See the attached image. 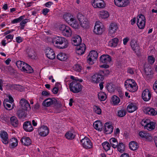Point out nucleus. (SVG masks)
<instances>
[{
    "label": "nucleus",
    "instance_id": "nucleus-1",
    "mask_svg": "<svg viewBox=\"0 0 157 157\" xmlns=\"http://www.w3.org/2000/svg\"><path fill=\"white\" fill-rule=\"evenodd\" d=\"M52 43L57 48L63 49L66 48L68 46V42L64 37L57 36L53 38Z\"/></svg>",
    "mask_w": 157,
    "mask_h": 157
},
{
    "label": "nucleus",
    "instance_id": "nucleus-2",
    "mask_svg": "<svg viewBox=\"0 0 157 157\" xmlns=\"http://www.w3.org/2000/svg\"><path fill=\"white\" fill-rule=\"evenodd\" d=\"M63 17L65 21L72 27L75 29L78 28L79 26L78 22L73 16L70 14H67Z\"/></svg>",
    "mask_w": 157,
    "mask_h": 157
},
{
    "label": "nucleus",
    "instance_id": "nucleus-3",
    "mask_svg": "<svg viewBox=\"0 0 157 157\" xmlns=\"http://www.w3.org/2000/svg\"><path fill=\"white\" fill-rule=\"evenodd\" d=\"M135 81L132 79L126 80L124 83V86L126 89L130 92H134L136 91L137 87Z\"/></svg>",
    "mask_w": 157,
    "mask_h": 157
},
{
    "label": "nucleus",
    "instance_id": "nucleus-4",
    "mask_svg": "<svg viewBox=\"0 0 157 157\" xmlns=\"http://www.w3.org/2000/svg\"><path fill=\"white\" fill-rule=\"evenodd\" d=\"M82 86L78 82L73 81L69 84V88L70 91L74 93H78L82 90Z\"/></svg>",
    "mask_w": 157,
    "mask_h": 157
},
{
    "label": "nucleus",
    "instance_id": "nucleus-5",
    "mask_svg": "<svg viewBox=\"0 0 157 157\" xmlns=\"http://www.w3.org/2000/svg\"><path fill=\"white\" fill-rule=\"evenodd\" d=\"M104 72L103 71L94 74L91 77L92 82L97 83L102 81L104 78Z\"/></svg>",
    "mask_w": 157,
    "mask_h": 157
},
{
    "label": "nucleus",
    "instance_id": "nucleus-6",
    "mask_svg": "<svg viewBox=\"0 0 157 157\" xmlns=\"http://www.w3.org/2000/svg\"><path fill=\"white\" fill-rule=\"evenodd\" d=\"M59 29L64 36L68 37L71 36L72 31L69 26L65 25H62L60 26Z\"/></svg>",
    "mask_w": 157,
    "mask_h": 157
},
{
    "label": "nucleus",
    "instance_id": "nucleus-7",
    "mask_svg": "<svg viewBox=\"0 0 157 157\" xmlns=\"http://www.w3.org/2000/svg\"><path fill=\"white\" fill-rule=\"evenodd\" d=\"M98 57L97 52L95 51H92L90 52L89 55L87 57V62L89 63L93 64L94 61H95Z\"/></svg>",
    "mask_w": 157,
    "mask_h": 157
},
{
    "label": "nucleus",
    "instance_id": "nucleus-8",
    "mask_svg": "<svg viewBox=\"0 0 157 157\" xmlns=\"http://www.w3.org/2000/svg\"><path fill=\"white\" fill-rule=\"evenodd\" d=\"M137 25L140 29L144 28L145 25V18L144 15L140 14L138 15Z\"/></svg>",
    "mask_w": 157,
    "mask_h": 157
},
{
    "label": "nucleus",
    "instance_id": "nucleus-9",
    "mask_svg": "<svg viewBox=\"0 0 157 157\" xmlns=\"http://www.w3.org/2000/svg\"><path fill=\"white\" fill-rule=\"evenodd\" d=\"M84 147L86 149H90L92 147V144L90 140L87 137H85L81 141Z\"/></svg>",
    "mask_w": 157,
    "mask_h": 157
},
{
    "label": "nucleus",
    "instance_id": "nucleus-10",
    "mask_svg": "<svg viewBox=\"0 0 157 157\" xmlns=\"http://www.w3.org/2000/svg\"><path fill=\"white\" fill-rule=\"evenodd\" d=\"M114 2L116 6L120 7H126L129 3L128 0H114Z\"/></svg>",
    "mask_w": 157,
    "mask_h": 157
},
{
    "label": "nucleus",
    "instance_id": "nucleus-11",
    "mask_svg": "<svg viewBox=\"0 0 157 157\" xmlns=\"http://www.w3.org/2000/svg\"><path fill=\"white\" fill-rule=\"evenodd\" d=\"M38 132L39 135L41 136L44 137L48 134L49 130L47 126L43 125L39 128Z\"/></svg>",
    "mask_w": 157,
    "mask_h": 157
},
{
    "label": "nucleus",
    "instance_id": "nucleus-12",
    "mask_svg": "<svg viewBox=\"0 0 157 157\" xmlns=\"http://www.w3.org/2000/svg\"><path fill=\"white\" fill-rule=\"evenodd\" d=\"M142 97L144 101H148L151 99V92L148 89H145L143 92Z\"/></svg>",
    "mask_w": 157,
    "mask_h": 157
},
{
    "label": "nucleus",
    "instance_id": "nucleus-13",
    "mask_svg": "<svg viewBox=\"0 0 157 157\" xmlns=\"http://www.w3.org/2000/svg\"><path fill=\"white\" fill-rule=\"evenodd\" d=\"M131 46L133 50L137 56H139L140 54V47L137 44L135 40H132L131 42Z\"/></svg>",
    "mask_w": 157,
    "mask_h": 157
},
{
    "label": "nucleus",
    "instance_id": "nucleus-14",
    "mask_svg": "<svg viewBox=\"0 0 157 157\" xmlns=\"http://www.w3.org/2000/svg\"><path fill=\"white\" fill-rule=\"evenodd\" d=\"M92 5L95 8H103L105 6V4L103 0H94Z\"/></svg>",
    "mask_w": 157,
    "mask_h": 157
},
{
    "label": "nucleus",
    "instance_id": "nucleus-15",
    "mask_svg": "<svg viewBox=\"0 0 157 157\" xmlns=\"http://www.w3.org/2000/svg\"><path fill=\"white\" fill-rule=\"evenodd\" d=\"M100 61L102 63L109 64L111 61V57L108 55H103L100 58Z\"/></svg>",
    "mask_w": 157,
    "mask_h": 157
},
{
    "label": "nucleus",
    "instance_id": "nucleus-16",
    "mask_svg": "<svg viewBox=\"0 0 157 157\" xmlns=\"http://www.w3.org/2000/svg\"><path fill=\"white\" fill-rule=\"evenodd\" d=\"M100 24H101L99 22H97L94 27V32L97 34H101L103 31V29L101 27Z\"/></svg>",
    "mask_w": 157,
    "mask_h": 157
},
{
    "label": "nucleus",
    "instance_id": "nucleus-17",
    "mask_svg": "<svg viewBox=\"0 0 157 157\" xmlns=\"http://www.w3.org/2000/svg\"><path fill=\"white\" fill-rule=\"evenodd\" d=\"M86 47L84 44H80L76 48V52L78 55H82L84 53Z\"/></svg>",
    "mask_w": 157,
    "mask_h": 157
},
{
    "label": "nucleus",
    "instance_id": "nucleus-18",
    "mask_svg": "<svg viewBox=\"0 0 157 157\" xmlns=\"http://www.w3.org/2000/svg\"><path fill=\"white\" fill-rule=\"evenodd\" d=\"M46 55L49 59H51L55 58L56 55L53 50L50 48H48L46 49Z\"/></svg>",
    "mask_w": 157,
    "mask_h": 157
},
{
    "label": "nucleus",
    "instance_id": "nucleus-19",
    "mask_svg": "<svg viewBox=\"0 0 157 157\" xmlns=\"http://www.w3.org/2000/svg\"><path fill=\"white\" fill-rule=\"evenodd\" d=\"M118 26L117 23H111L109 29V34L111 36L112 34H114L118 29Z\"/></svg>",
    "mask_w": 157,
    "mask_h": 157
},
{
    "label": "nucleus",
    "instance_id": "nucleus-20",
    "mask_svg": "<svg viewBox=\"0 0 157 157\" xmlns=\"http://www.w3.org/2000/svg\"><path fill=\"white\" fill-rule=\"evenodd\" d=\"M20 104L24 110H29L31 109L30 105L29 102L24 98L21 99L20 101Z\"/></svg>",
    "mask_w": 157,
    "mask_h": 157
},
{
    "label": "nucleus",
    "instance_id": "nucleus-21",
    "mask_svg": "<svg viewBox=\"0 0 157 157\" xmlns=\"http://www.w3.org/2000/svg\"><path fill=\"white\" fill-rule=\"evenodd\" d=\"M56 102V101L55 99L48 98L44 101L42 103V105L44 106L48 107L52 104L55 103Z\"/></svg>",
    "mask_w": 157,
    "mask_h": 157
},
{
    "label": "nucleus",
    "instance_id": "nucleus-22",
    "mask_svg": "<svg viewBox=\"0 0 157 157\" xmlns=\"http://www.w3.org/2000/svg\"><path fill=\"white\" fill-rule=\"evenodd\" d=\"M23 127L24 129L27 132H30L33 130L30 122L26 121L24 123Z\"/></svg>",
    "mask_w": 157,
    "mask_h": 157
},
{
    "label": "nucleus",
    "instance_id": "nucleus-23",
    "mask_svg": "<svg viewBox=\"0 0 157 157\" xmlns=\"http://www.w3.org/2000/svg\"><path fill=\"white\" fill-rule=\"evenodd\" d=\"M0 136L3 143L5 144H7L9 143V140L7 133L4 131H2L1 133Z\"/></svg>",
    "mask_w": 157,
    "mask_h": 157
},
{
    "label": "nucleus",
    "instance_id": "nucleus-24",
    "mask_svg": "<svg viewBox=\"0 0 157 157\" xmlns=\"http://www.w3.org/2000/svg\"><path fill=\"white\" fill-rule=\"evenodd\" d=\"M144 111L145 113L151 115H155L157 114V112L154 109L149 107L144 108Z\"/></svg>",
    "mask_w": 157,
    "mask_h": 157
},
{
    "label": "nucleus",
    "instance_id": "nucleus-25",
    "mask_svg": "<svg viewBox=\"0 0 157 157\" xmlns=\"http://www.w3.org/2000/svg\"><path fill=\"white\" fill-rule=\"evenodd\" d=\"M26 52L28 57L32 59H35L36 57V53L33 49L28 48L26 50Z\"/></svg>",
    "mask_w": 157,
    "mask_h": 157
},
{
    "label": "nucleus",
    "instance_id": "nucleus-26",
    "mask_svg": "<svg viewBox=\"0 0 157 157\" xmlns=\"http://www.w3.org/2000/svg\"><path fill=\"white\" fill-rule=\"evenodd\" d=\"M113 127L108 122L105 123V131L106 132V134H110L113 132Z\"/></svg>",
    "mask_w": 157,
    "mask_h": 157
},
{
    "label": "nucleus",
    "instance_id": "nucleus-27",
    "mask_svg": "<svg viewBox=\"0 0 157 157\" xmlns=\"http://www.w3.org/2000/svg\"><path fill=\"white\" fill-rule=\"evenodd\" d=\"M21 141L23 144L26 146L29 145L31 143V140L29 137H23Z\"/></svg>",
    "mask_w": 157,
    "mask_h": 157
},
{
    "label": "nucleus",
    "instance_id": "nucleus-28",
    "mask_svg": "<svg viewBox=\"0 0 157 157\" xmlns=\"http://www.w3.org/2000/svg\"><path fill=\"white\" fill-rule=\"evenodd\" d=\"M94 128L97 130L99 131H101L103 126L101 122L99 121H95L93 124Z\"/></svg>",
    "mask_w": 157,
    "mask_h": 157
},
{
    "label": "nucleus",
    "instance_id": "nucleus-29",
    "mask_svg": "<svg viewBox=\"0 0 157 157\" xmlns=\"http://www.w3.org/2000/svg\"><path fill=\"white\" fill-rule=\"evenodd\" d=\"M82 39L81 37L79 36H77L76 38L73 39L72 40V43L75 46L77 47V46L82 44Z\"/></svg>",
    "mask_w": 157,
    "mask_h": 157
},
{
    "label": "nucleus",
    "instance_id": "nucleus-30",
    "mask_svg": "<svg viewBox=\"0 0 157 157\" xmlns=\"http://www.w3.org/2000/svg\"><path fill=\"white\" fill-rule=\"evenodd\" d=\"M137 108L136 105L133 103L128 105L127 109L129 113H132L137 109Z\"/></svg>",
    "mask_w": 157,
    "mask_h": 157
},
{
    "label": "nucleus",
    "instance_id": "nucleus-31",
    "mask_svg": "<svg viewBox=\"0 0 157 157\" xmlns=\"http://www.w3.org/2000/svg\"><path fill=\"white\" fill-rule=\"evenodd\" d=\"M138 144L137 143L134 141H131L129 144L130 149L133 151L136 150L138 147Z\"/></svg>",
    "mask_w": 157,
    "mask_h": 157
},
{
    "label": "nucleus",
    "instance_id": "nucleus-32",
    "mask_svg": "<svg viewBox=\"0 0 157 157\" xmlns=\"http://www.w3.org/2000/svg\"><path fill=\"white\" fill-rule=\"evenodd\" d=\"M11 124L14 127H17L18 125V121L17 118L14 116H12L10 118Z\"/></svg>",
    "mask_w": 157,
    "mask_h": 157
},
{
    "label": "nucleus",
    "instance_id": "nucleus-33",
    "mask_svg": "<svg viewBox=\"0 0 157 157\" xmlns=\"http://www.w3.org/2000/svg\"><path fill=\"white\" fill-rule=\"evenodd\" d=\"M118 42V39L115 38H113L109 42V46L112 47H115L117 45Z\"/></svg>",
    "mask_w": 157,
    "mask_h": 157
},
{
    "label": "nucleus",
    "instance_id": "nucleus-34",
    "mask_svg": "<svg viewBox=\"0 0 157 157\" xmlns=\"http://www.w3.org/2000/svg\"><path fill=\"white\" fill-rule=\"evenodd\" d=\"M155 128V123L150 121V123L147 124L144 128L148 130L151 131L154 129Z\"/></svg>",
    "mask_w": 157,
    "mask_h": 157
},
{
    "label": "nucleus",
    "instance_id": "nucleus-35",
    "mask_svg": "<svg viewBox=\"0 0 157 157\" xmlns=\"http://www.w3.org/2000/svg\"><path fill=\"white\" fill-rule=\"evenodd\" d=\"M10 147L13 148L16 147L18 144V140L15 138H12L9 141Z\"/></svg>",
    "mask_w": 157,
    "mask_h": 157
},
{
    "label": "nucleus",
    "instance_id": "nucleus-36",
    "mask_svg": "<svg viewBox=\"0 0 157 157\" xmlns=\"http://www.w3.org/2000/svg\"><path fill=\"white\" fill-rule=\"evenodd\" d=\"M17 114L20 118H21L23 117H25L26 116V114L25 113V110L23 109L18 110L17 112Z\"/></svg>",
    "mask_w": 157,
    "mask_h": 157
},
{
    "label": "nucleus",
    "instance_id": "nucleus-37",
    "mask_svg": "<svg viewBox=\"0 0 157 157\" xmlns=\"http://www.w3.org/2000/svg\"><path fill=\"white\" fill-rule=\"evenodd\" d=\"M109 15L106 11H101L99 13V17L102 19H105L109 17Z\"/></svg>",
    "mask_w": 157,
    "mask_h": 157
},
{
    "label": "nucleus",
    "instance_id": "nucleus-38",
    "mask_svg": "<svg viewBox=\"0 0 157 157\" xmlns=\"http://www.w3.org/2000/svg\"><path fill=\"white\" fill-rule=\"evenodd\" d=\"M117 150L119 151L122 153L124 152L125 150V146L122 143H120L117 146Z\"/></svg>",
    "mask_w": 157,
    "mask_h": 157
},
{
    "label": "nucleus",
    "instance_id": "nucleus-39",
    "mask_svg": "<svg viewBox=\"0 0 157 157\" xmlns=\"http://www.w3.org/2000/svg\"><path fill=\"white\" fill-rule=\"evenodd\" d=\"M57 58L61 61H64L67 59V56L64 53H60L57 56Z\"/></svg>",
    "mask_w": 157,
    "mask_h": 157
},
{
    "label": "nucleus",
    "instance_id": "nucleus-40",
    "mask_svg": "<svg viewBox=\"0 0 157 157\" xmlns=\"http://www.w3.org/2000/svg\"><path fill=\"white\" fill-rule=\"evenodd\" d=\"M109 142L111 146L113 148H116L117 147V146L118 144L116 139L114 138H112L110 140Z\"/></svg>",
    "mask_w": 157,
    "mask_h": 157
},
{
    "label": "nucleus",
    "instance_id": "nucleus-41",
    "mask_svg": "<svg viewBox=\"0 0 157 157\" xmlns=\"http://www.w3.org/2000/svg\"><path fill=\"white\" fill-rule=\"evenodd\" d=\"M65 136L68 140H72L74 138L75 135L71 132L69 131L66 133Z\"/></svg>",
    "mask_w": 157,
    "mask_h": 157
},
{
    "label": "nucleus",
    "instance_id": "nucleus-42",
    "mask_svg": "<svg viewBox=\"0 0 157 157\" xmlns=\"http://www.w3.org/2000/svg\"><path fill=\"white\" fill-rule=\"evenodd\" d=\"M107 90L110 92H113L115 90L114 85L112 83H108L106 86Z\"/></svg>",
    "mask_w": 157,
    "mask_h": 157
},
{
    "label": "nucleus",
    "instance_id": "nucleus-43",
    "mask_svg": "<svg viewBox=\"0 0 157 157\" xmlns=\"http://www.w3.org/2000/svg\"><path fill=\"white\" fill-rule=\"evenodd\" d=\"M80 25L83 28H86L88 25L89 22L88 20L85 18L80 22Z\"/></svg>",
    "mask_w": 157,
    "mask_h": 157
},
{
    "label": "nucleus",
    "instance_id": "nucleus-44",
    "mask_svg": "<svg viewBox=\"0 0 157 157\" xmlns=\"http://www.w3.org/2000/svg\"><path fill=\"white\" fill-rule=\"evenodd\" d=\"M102 145L104 150L106 151L110 149V145L109 143L107 142H103L102 143Z\"/></svg>",
    "mask_w": 157,
    "mask_h": 157
},
{
    "label": "nucleus",
    "instance_id": "nucleus-45",
    "mask_svg": "<svg viewBox=\"0 0 157 157\" xmlns=\"http://www.w3.org/2000/svg\"><path fill=\"white\" fill-rule=\"evenodd\" d=\"M112 100L114 105H117L120 102V100L119 98L115 95L112 97Z\"/></svg>",
    "mask_w": 157,
    "mask_h": 157
},
{
    "label": "nucleus",
    "instance_id": "nucleus-46",
    "mask_svg": "<svg viewBox=\"0 0 157 157\" xmlns=\"http://www.w3.org/2000/svg\"><path fill=\"white\" fill-rule=\"evenodd\" d=\"M99 99L101 101H103L105 100L106 97V94L103 92H101L98 94Z\"/></svg>",
    "mask_w": 157,
    "mask_h": 157
},
{
    "label": "nucleus",
    "instance_id": "nucleus-47",
    "mask_svg": "<svg viewBox=\"0 0 157 157\" xmlns=\"http://www.w3.org/2000/svg\"><path fill=\"white\" fill-rule=\"evenodd\" d=\"M126 110L124 109H122L118 111L117 116L119 117H123L126 115Z\"/></svg>",
    "mask_w": 157,
    "mask_h": 157
},
{
    "label": "nucleus",
    "instance_id": "nucleus-48",
    "mask_svg": "<svg viewBox=\"0 0 157 157\" xmlns=\"http://www.w3.org/2000/svg\"><path fill=\"white\" fill-rule=\"evenodd\" d=\"M25 17V16H20V17L14 19L12 21L11 23L13 24H14L15 23H17L19 22L21 20H22Z\"/></svg>",
    "mask_w": 157,
    "mask_h": 157
},
{
    "label": "nucleus",
    "instance_id": "nucleus-49",
    "mask_svg": "<svg viewBox=\"0 0 157 157\" xmlns=\"http://www.w3.org/2000/svg\"><path fill=\"white\" fill-rule=\"evenodd\" d=\"M150 119H144L141 121V124L145 128L147 124L150 123Z\"/></svg>",
    "mask_w": 157,
    "mask_h": 157
},
{
    "label": "nucleus",
    "instance_id": "nucleus-50",
    "mask_svg": "<svg viewBox=\"0 0 157 157\" xmlns=\"http://www.w3.org/2000/svg\"><path fill=\"white\" fill-rule=\"evenodd\" d=\"M94 111L97 114H100L101 113V111L100 108L98 106H94Z\"/></svg>",
    "mask_w": 157,
    "mask_h": 157
},
{
    "label": "nucleus",
    "instance_id": "nucleus-51",
    "mask_svg": "<svg viewBox=\"0 0 157 157\" xmlns=\"http://www.w3.org/2000/svg\"><path fill=\"white\" fill-rule=\"evenodd\" d=\"M3 105L4 107L6 109L8 110H10L11 109V105L6 103L5 100L3 101Z\"/></svg>",
    "mask_w": 157,
    "mask_h": 157
},
{
    "label": "nucleus",
    "instance_id": "nucleus-52",
    "mask_svg": "<svg viewBox=\"0 0 157 157\" xmlns=\"http://www.w3.org/2000/svg\"><path fill=\"white\" fill-rule=\"evenodd\" d=\"M73 68L75 70L78 72L81 71L82 69L81 67L79 64H76L74 66Z\"/></svg>",
    "mask_w": 157,
    "mask_h": 157
},
{
    "label": "nucleus",
    "instance_id": "nucleus-53",
    "mask_svg": "<svg viewBox=\"0 0 157 157\" xmlns=\"http://www.w3.org/2000/svg\"><path fill=\"white\" fill-rule=\"evenodd\" d=\"M77 18L79 22H81V21L84 20L86 18L82 14L79 13L77 15Z\"/></svg>",
    "mask_w": 157,
    "mask_h": 157
},
{
    "label": "nucleus",
    "instance_id": "nucleus-54",
    "mask_svg": "<svg viewBox=\"0 0 157 157\" xmlns=\"http://www.w3.org/2000/svg\"><path fill=\"white\" fill-rule=\"evenodd\" d=\"M28 21V19H25L23 20L20 23V25L21 26V28L22 29H24V27L25 26V24Z\"/></svg>",
    "mask_w": 157,
    "mask_h": 157
},
{
    "label": "nucleus",
    "instance_id": "nucleus-55",
    "mask_svg": "<svg viewBox=\"0 0 157 157\" xmlns=\"http://www.w3.org/2000/svg\"><path fill=\"white\" fill-rule=\"evenodd\" d=\"M148 62L151 64H153L155 61V58L151 56H149L148 57Z\"/></svg>",
    "mask_w": 157,
    "mask_h": 157
},
{
    "label": "nucleus",
    "instance_id": "nucleus-56",
    "mask_svg": "<svg viewBox=\"0 0 157 157\" xmlns=\"http://www.w3.org/2000/svg\"><path fill=\"white\" fill-rule=\"evenodd\" d=\"M70 78L73 80V81H77L82 82L83 81L82 79H79L78 78L75 77L73 76H71Z\"/></svg>",
    "mask_w": 157,
    "mask_h": 157
},
{
    "label": "nucleus",
    "instance_id": "nucleus-57",
    "mask_svg": "<svg viewBox=\"0 0 157 157\" xmlns=\"http://www.w3.org/2000/svg\"><path fill=\"white\" fill-rule=\"evenodd\" d=\"M127 72L131 75H133L134 73V69L131 67H129L127 69Z\"/></svg>",
    "mask_w": 157,
    "mask_h": 157
},
{
    "label": "nucleus",
    "instance_id": "nucleus-58",
    "mask_svg": "<svg viewBox=\"0 0 157 157\" xmlns=\"http://www.w3.org/2000/svg\"><path fill=\"white\" fill-rule=\"evenodd\" d=\"M11 87L13 89L16 90H19L21 88V86L20 85L14 84L11 86Z\"/></svg>",
    "mask_w": 157,
    "mask_h": 157
},
{
    "label": "nucleus",
    "instance_id": "nucleus-59",
    "mask_svg": "<svg viewBox=\"0 0 157 157\" xmlns=\"http://www.w3.org/2000/svg\"><path fill=\"white\" fill-rule=\"evenodd\" d=\"M148 135H147L145 137V138L149 141H151L153 139V137L151 134L147 133Z\"/></svg>",
    "mask_w": 157,
    "mask_h": 157
},
{
    "label": "nucleus",
    "instance_id": "nucleus-60",
    "mask_svg": "<svg viewBox=\"0 0 157 157\" xmlns=\"http://www.w3.org/2000/svg\"><path fill=\"white\" fill-rule=\"evenodd\" d=\"M27 69L26 70V71L25 73H31L33 72V69L32 68V67L29 65L28 67L27 68Z\"/></svg>",
    "mask_w": 157,
    "mask_h": 157
},
{
    "label": "nucleus",
    "instance_id": "nucleus-61",
    "mask_svg": "<svg viewBox=\"0 0 157 157\" xmlns=\"http://www.w3.org/2000/svg\"><path fill=\"white\" fill-rule=\"evenodd\" d=\"M147 133H145L141 131L139 132V136L141 137L145 138V137L147 135H148Z\"/></svg>",
    "mask_w": 157,
    "mask_h": 157
},
{
    "label": "nucleus",
    "instance_id": "nucleus-62",
    "mask_svg": "<svg viewBox=\"0 0 157 157\" xmlns=\"http://www.w3.org/2000/svg\"><path fill=\"white\" fill-rule=\"evenodd\" d=\"M22 63H23V62L21 61H17L16 63V64L19 68H21V66Z\"/></svg>",
    "mask_w": 157,
    "mask_h": 157
},
{
    "label": "nucleus",
    "instance_id": "nucleus-63",
    "mask_svg": "<svg viewBox=\"0 0 157 157\" xmlns=\"http://www.w3.org/2000/svg\"><path fill=\"white\" fill-rule=\"evenodd\" d=\"M49 11V10L47 8L44 9L42 11V13L44 15H46Z\"/></svg>",
    "mask_w": 157,
    "mask_h": 157
},
{
    "label": "nucleus",
    "instance_id": "nucleus-64",
    "mask_svg": "<svg viewBox=\"0 0 157 157\" xmlns=\"http://www.w3.org/2000/svg\"><path fill=\"white\" fill-rule=\"evenodd\" d=\"M153 88L155 91L157 93V81H156L153 84Z\"/></svg>",
    "mask_w": 157,
    "mask_h": 157
}]
</instances>
